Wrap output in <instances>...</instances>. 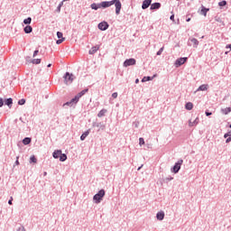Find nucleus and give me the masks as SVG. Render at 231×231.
<instances>
[{
	"label": "nucleus",
	"mask_w": 231,
	"mask_h": 231,
	"mask_svg": "<svg viewBox=\"0 0 231 231\" xmlns=\"http://www.w3.org/2000/svg\"><path fill=\"white\" fill-rule=\"evenodd\" d=\"M62 35H63L62 32H57V37L60 40H58L56 42V44H62V42H64V41H66V38L62 37Z\"/></svg>",
	"instance_id": "1a4fd4ad"
},
{
	"label": "nucleus",
	"mask_w": 231,
	"mask_h": 231,
	"mask_svg": "<svg viewBox=\"0 0 231 231\" xmlns=\"http://www.w3.org/2000/svg\"><path fill=\"white\" fill-rule=\"evenodd\" d=\"M151 3H152V0H144L142 5L143 10H146L148 6H151Z\"/></svg>",
	"instance_id": "9d476101"
},
{
	"label": "nucleus",
	"mask_w": 231,
	"mask_h": 231,
	"mask_svg": "<svg viewBox=\"0 0 231 231\" xmlns=\"http://www.w3.org/2000/svg\"><path fill=\"white\" fill-rule=\"evenodd\" d=\"M106 196V190L101 189L98 191V193H97L93 199L95 201V203H100V201H102V199Z\"/></svg>",
	"instance_id": "7ed1b4c3"
},
{
	"label": "nucleus",
	"mask_w": 231,
	"mask_h": 231,
	"mask_svg": "<svg viewBox=\"0 0 231 231\" xmlns=\"http://www.w3.org/2000/svg\"><path fill=\"white\" fill-rule=\"evenodd\" d=\"M139 144L140 145H144L145 144V141L143 140V138H139Z\"/></svg>",
	"instance_id": "473e14b6"
},
{
	"label": "nucleus",
	"mask_w": 231,
	"mask_h": 231,
	"mask_svg": "<svg viewBox=\"0 0 231 231\" xmlns=\"http://www.w3.org/2000/svg\"><path fill=\"white\" fill-rule=\"evenodd\" d=\"M134 64H136V60L132 58L125 60L124 67L127 68L129 66H134Z\"/></svg>",
	"instance_id": "423d86ee"
},
{
	"label": "nucleus",
	"mask_w": 231,
	"mask_h": 231,
	"mask_svg": "<svg viewBox=\"0 0 231 231\" xmlns=\"http://www.w3.org/2000/svg\"><path fill=\"white\" fill-rule=\"evenodd\" d=\"M12 104H14V100L12 98H8L5 100V106H8V107H11Z\"/></svg>",
	"instance_id": "4be33fe9"
},
{
	"label": "nucleus",
	"mask_w": 231,
	"mask_h": 231,
	"mask_svg": "<svg viewBox=\"0 0 231 231\" xmlns=\"http://www.w3.org/2000/svg\"><path fill=\"white\" fill-rule=\"evenodd\" d=\"M223 115H228V113L231 112V108L230 107H226V108H223L221 109Z\"/></svg>",
	"instance_id": "5701e85b"
},
{
	"label": "nucleus",
	"mask_w": 231,
	"mask_h": 231,
	"mask_svg": "<svg viewBox=\"0 0 231 231\" xmlns=\"http://www.w3.org/2000/svg\"><path fill=\"white\" fill-rule=\"evenodd\" d=\"M171 21H173L174 22V14H171V17H170Z\"/></svg>",
	"instance_id": "a19ab883"
},
{
	"label": "nucleus",
	"mask_w": 231,
	"mask_h": 231,
	"mask_svg": "<svg viewBox=\"0 0 231 231\" xmlns=\"http://www.w3.org/2000/svg\"><path fill=\"white\" fill-rule=\"evenodd\" d=\"M187 62V58H180L175 61V66L180 68V66H183L184 63Z\"/></svg>",
	"instance_id": "6e6552de"
},
{
	"label": "nucleus",
	"mask_w": 231,
	"mask_h": 231,
	"mask_svg": "<svg viewBox=\"0 0 231 231\" xmlns=\"http://www.w3.org/2000/svg\"><path fill=\"white\" fill-rule=\"evenodd\" d=\"M23 23L24 24H31L32 23V18L28 17V18L24 19Z\"/></svg>",
	"instance_id": "cd10ccee"
},
{
	"label": "nucleus",
	"mask_w": 231,
	"mask_h": 231,
	"mask_svg": "<svg viewBox=\"0 0 231 231\" xmlns=\"http://www.w3.org/2000/svg\"><path fill=\"white\" fill-rule=\"evenodd\" d=\"M63 5H64V1L61 2V3L59 5V6H60V7H62Z\"/></svg>",
	"instance_id": "49530a36"
},
{
	"label": "nucleus",
	"mask_w": 231,
	"mask_h": 231,
	"mask_svg": "<svg viewBox=\"0 0 231 231\" xmlns=\"http://www.w3.org/2000/svg\"><path fill=\"white\" fill-rule=\"evenodd\" d=\"M189 41L192 42L193 48H198L199 42L196 38H192Z\"/></svg>",
	"instance_id": "ddd939ff"
},
{
	"label": "nucleus",
	"mask_w": 231,
	"mask_h": 231,
	"mask_svg": "<svg viewBox=\"0 0 231 231\" xmlns=\"http://www.w3.org/2000/svg\"><path fill=\"white\" fill-rule=\"evenodd\" d=\"M18 104H19V106H24V104H26V100L25 99H20L18 101Z\"/></svg>",
	"instance_id": "7c9ffc66"
},
{
	"label": "nucleus",
	"mask_w": 231,
	"mask_h": 231,
	"mask_svg": "<svg viewBox=\"0 0 231 231\" xmlns=\"http://www.w3.org/2000/svg\"><path fill=\"white\" fill-rule=\"evenodd\" d=\"M115 5L116 6V15H120V10H122V3L120 0H112L108 2H102L100 4L101 8H109V6H113Z\"/></svg>",
	"instance_id": "f257e3e1"
},
{
	"label": "nucleus",
	"mask_w": 231,
	"mask_h": 231,
	"mask_svg": "<svg viewBox=\"0 0 231 231\" xmlns=\"http://www.w3.org/2000/svg\"><path fill=\"white\" fill-rule=\"evenodd\" d=\"M61 154H62V151L58 150V151H54L52 156L53 158L57 159V158H60Z\"/></svg>",
	"instance_id": "4468645a"
},
{
	"label": "nucleus",
	"mask_w": 231,
	"mask_h": 231,
	"mask_svg": "<svg viewBox=\"0 0 231 231\" xmlns=\"http://www.w3.org/2000/svg\"><path fill=\"white\" fill-rule=\"evenodd\" d=\"M39 55V51H34L32 57H37Z\"/></svg>",
	"instance_id": "4c0bfd02"
},
{
	"label": "nucleus",
	"mask_w": 231,
	"mask_h": 231,
	"mask_svg": "<svg viewBox=\"0 0 231 231\" xmlns=\"http://www.w3.org/2000/svg\"><path fill=\"white\" fill-rule=\"evenodd\" d=\"M149 80H152L151 77H144L143 79H142V82H147Z\"/></svg>",
	"instance_id": "2f4dec72"
},
{
	"label": "nucleus",
	"mask_w": 231,
	"mask_h": 231,
	"mask_svg": "<svg viewBox=\"0 0 231 231\" xmlns=\"http://www.w3.org/2000/svg\"><path fill=\"white\" fill-rule=\"evenodd\" d=\"M198 124H199V118H196L195 121L192 123L189 121V125L192 126V125H198Z\"/></svg>",
	"instance_id": "a878e982"
},
{
	"label": "nucleus",
	"mask_w": 231,
	"mask_h": 231,
	"mask_svg": "<svg viewBox=\"0 0 231 231\" xmlns=\"http://www.w3.org/2000/svg\"><path fill=\"white\" fill-rule=\"evenodd\" d=\"M60 5L58 6V12H60Z\"/></svg>",
	"instance_id": "de8ad7c7"
},
{
	"label": "nucleus",
	"mask_w": 231,
	"mask_h": 231,
	"mask_svg": "<svg viewBox=\"0 0 231 231\" xmlns=\"http://www.w3.org/2000/svg\"><path fill=\"white\" fill-rule=\"evenodd\" d=\"M30 163H37V158H35V155L31 156Z\"/></svg>",
	"instance_id": "bb28decb"
},
{
	"label": "nucleus",
	"mask_w": 231,
	"mask_h": 231,
	"mask_svg": "<svg viewBox=\"0 0 231 231\" xmlns=\"http://www.w3.org/2000/svg\"><path fill=\"white\" fill-rule=\"evenodd\" d=\"M186 21L187 23H190V18H188Z\"/></svg>",
	"instance_id": "8fccbe9b"
},
{
	"label": "nucleus",
	"mask_w": 231,
	"mask_h": 231,
	"mask_svg": "<svg viewBox=\"0 0 231 231\" xmlns=\"http://www.w3.org/2000/svg\"><path fill=\"white\" fill-rule=\"evenodd\" d=\"M208 10H209V9H207V8L203 7V8L201 9V14H203V15H204L205 17H207V12H208Z\"/></svg>",
	"instance_id": "c85d7f7f"
},
{
	"label": "nucleus",
	"mask_w": 231,
	"mask_h": 231,
	"mask_svg": "<svg viewBox=\"0 0 231 231\" xmlns=\"http://www.w3.org/2000/svg\"><path fill=\"white\" fill-rule=\"evenodd\" d=\"M113 98H117L118 97V93L115 92L112 94Z\"/></svg>",
	"instance_id": "e433bc0d"
},
{
	"label": "nucleus",
	"mask_w": 231,
	"mask_h": 231,
	"mask_svg": "<svg viewBox=\"0 0 231 231\" xmlns=\"http://www.w3.org/2000/svg\"><path fill=\"white\" fill-rule=\"evenodd\" d=\"M23 145H29V143H32V138H30V137H25V138L23 140Z\"/></svg>",
	"instance_id": "f3484780"
},
{
	"label": "nucleus",
	"mask_w": 231,
	"mask_h": 231,
	"mask_svg": "<svg viewBox=\"0 0 231 231\" xmlns=\"http://www.w3.org/2000/svg\"><path fill=\"white\" fill-rule=\"evenodd\" d=\"M231 142V137H228L226 141V143H230Z\"/></svg>",
	"instance_id": "79ce46f5"
},
{
	"label": "nucleus",
	"mask_w": 231,
	"mask_h": 231,
	"mask_svg": "<svg viewBox=\"0 0 231 231\" xmlns=\"http://www.w3.org/2000/svg\"><path fill=\"white\" fill-rule=\"evenodd\" d=\"M66 160H68V156L64 153H61L60 155V162H66Z\"/></svg>",
	"instance_id": "b1692460"
},
{
	"label": "nucleus",
	"mask_w": 231,
	"mask_h": 231,
	"mask_svg": "<svg viewBox=\"0 0 231 231\" xmlns=\"http://www.w3.org/2000/svg\"><path fill=\"white\" fill-rule=\"evenodd\" d=\"M156 217L157 219H159V221H163V218L165 217V213H163V211L158 212Z\"/></svg>",
	"instance_id": "f8f14e48"
},
{
	"label": "nucleus",
	"mask_w": 231,
	"mask_h": 231,
	"mask_svg": "<svg viewBox=\"0 0 231 231\" xmlns=\"http://www.w3.org/2000/svg\"><path fill=\"white\" fill-rule=\"evenodd\" d=\"M194 107V105L191 103V102H188L186 105H185V108L188 110V111H192Z\"/></svg>",
	"instance_id": "dca6fc26"
},
{
	"label": "nucleus",
	"mask_w": 231,
	"mask_h": 231,
	"mask_svg": "<svg viewBox=\"0 0 231 231\" xmlns=\"http://www.w3.org/2000/svg\"><path fill=\"white\" fill-rule=\"evenodd\" d=\"M106 113H107V109H102L98 114V118H102V116H106Z\"/></svg>",
	"instance_id": "a211bd4d"
},
{
	"label": "nucleus",
	"mask_w": 231,
	"mask_h": 231,
	"mask_svg": "<svg viewBox=\"0 0 231 231\" xmlns=\"http://www.w3.org/2000/svg\"><path fill=\"white\" fill-rule=\"evenodd\" d=\"M32 30H33V29H32V26H30V25H27V26L23 29V31H24L25 33H32Z\"/></svg>",
	"instance_id": "6ab92c4d"
},
{
	"label": "nucleus",
	"mask_w": 231,
	"mask_h": 231,
	"mask_svg": "<svg viewBox=\"0 0 231 231\" xmlns=\"http://www.w3.org/2000/svg\"><path fill=\"white\" fill-rule=\"evenodd\" d=\"M162 6V4L160 3H154L151 5V10H158Z\"/></svg>",
	"instance_id": "2eb2a0df"
},
{
	"label": "nucleus",
	"mask_w": 231,
	"mask_h": 231,
	"mask_svg": "<svg viewBox=\"0 0 231 231\" xmlns=\"http://www.w3.org/2000/svg\"><path fill=\"white\" fill-rule=\"evenodd\" d=\"M162 53H163V47L159 50L157 55H162Z\"/></svg>",
	"instance_id": "f704fd0d"
},
{
	"label": "nucleus",
	"mask_w": 231,
	"mask_h": 231,
	"mask_svg": "<svg viewBox=\"0 0 231 231\" xmlns=\"http://www.w3.org/2000/svg\"><path fill=\"white\" fill-rule=\"evenodd\" d=\"M86 93H88V89L82 90L77 96H75V97L72 98L69 102L65 103L64 106H71L72 104H77V102H79V100H80V98L84 97Z\"/></svg>",
	"instance_id": "f03ea898"
},
{
	"label": "nucleus",
	"mask_w": 231,
	"mask_h": 231,
	"mask_svg": "<svg viewBox=\"0 0 231 231\" xmlns=\"http://www.w3.org/2000/svg\"><path fill=\"white\" fill-rule=\"evenodd\" d=\"M32 64H41V59H34L32 60Z\"/></svg>",
	"instance_id": "c756f323"
},
{
	"label": "nucleus",
	"mask_w": 231,
	"mask_h": 231,
	"mask_svg": "<svg viewBox=\"0 0 231 231\" xmlns=\"http://www.w3.org/2000/svg\"><path fill=\"white\" fill-rule=\"evenodd\" d=\"M218 5L220 6H226V1L223 0V1L219 2Z\"/></svg>",
	"instance_id": "72a5a7b5"
},
{
	"label": "nucleus",
	"mask_w": 231,
	"mask_h": 231,
	"mask_svg": "<svg viewBox=\"0 0 231 231\" xmlns=\"http://www.w3.org/2000/svg\"><path fill=\"white\" fill-rule=\"evenodd\" d=\"M12 201H14V198L11 197L10 200L8 201L9 205H12Z\"/></svg>",
	"instance_id": "ea45409f"
},
{
	"label": "nucleus",
	"mask_w": 231,
	"mask_h": 231,
	"mask_svg": "<svg viewBox=\"0 0 231 231\" xmlns=\"http://www.w3.org/2000/svg\"><path fill=\"white\" fill-rule=\"evenodd\" d=\"M208 89V85H201L199 88L198 91H207Z\"/></svg>",
	"instance_id": "aec40b11"
},
{
	"label": "nucleus",
	"mask_w": 231,
	"mask_h": 231,
	"mask_svg": "<svg viewBox=\"0 0 231 231\" xmlns=\"http://www.w3.org/2000/svg\"><path fill=\"white\" fill-rule=\"evenodd\" d=\"M90 7L92 8V10H98V8H102V6H100V4L99 5L92 4Z\"/></svg>",
	"instance_id": "393cba45"
},
{
	"label": "nucleus",
	"mask_w": 231,
	"mask_h": 231,
	"mask_svg": "<svg viewBox=\"0 0 231 231\" xmlns=\"http://www.w3.org/2000/svg\"><path fill=\"white\" fill-rule=\"evenodd\" d=\"M210 115H212V113H210V112H206V116H210Z\"/></svg>",
	"instance_id": "37998d69"
},
{
	"label": "nucleus",
	"mask_w": 231,
	"mask_h": 231,
	"mask_svg": "<svg viewBox=\"0 0 231 231\" xmlns=\"http://www.w3.org/2000/svg\"><path fill=\"white\" fill-rule=\"evenodd\" d=\"M17 231H25L24 227H20Z\"/></svg>",
	"instance_id": "a18cd8bd"
},
{
	"label": "nucleus",
	"mask_w": 231,
	"mask_h": 231,
	"mask_svg": "<svg viewBox=\"0 0 231 231\" xmlns=\"http://www.w3.org/2000/svg\"><path fill=\"white\" fill-rule=\"evenodd\" d=\"M88 135H89V130L85 132L83 134H81L80 140L82 141L86 140V138H88Z\"/></svg>",
	"instance_id": "412c9836"
},
{
	"label": "nucleus",
	"mask_w": 231,
	"mask_h": 231,
	"mask_svg": "<svg viewBox=\"0 0 231 231\" xmlns=\"http://www.w3.org/2000/svg\"><path fill=\"white\" fill-rule=\"evenodd\" d=\"M138 82H140V80H139V79H136V80H135V84H138Z\"/></svg>",
	"instance_id": "3c124183"
},
{
	"label": "nucleus",
	"mask_w": 231,
	"mask_h": 231,
	"mask_svg": "<svg viewBox=\"0 0 231 231\" xmlns=\"http://www.w3.org/2000/svg\"><path fill=\"white\" fill-rule=\"evenodd\" d=\"M73 74H69V72H66L64 76L65 84H71L73 82Z\"/></svg>",
	"instance_id": "39448f33"
},
{
	"label": "nucleus",
	"mask_w": 231,
	"mask_h": 231,
	"mask_svg": "<svg viewBox=\"0 0 231 231\" xmlns=\"http://www.w3.org/2000/svg\"><path fill=\"white\" fill-rule=\"evenodd\" d=\"M47 68H51V63L48 64Z\"/></svg>",
	"instance_id": "09e8293b"
},
{
	"label": "nucleus",
	"mask_w": 231,
	"mask_h": 231,
	"mask_svg": "<svg viewBox=\"0 0 231 231\" xmlns=\"http://www.w3.org/2000/svg\"><path fill=\"white\" fill-rule=\"evenodd\" d=\"M98 50H100V46L96 45V46L91 48V50L89 51V54L93 55V54L97 53V51H98Z\"/></svg>",
	"instance_id": "9b49d317"
},
{
	"label": "nucleus",
	"mask_w": 231,
	"mask_h": 231,
	"mask_svg": "<svg viewBox=\"0 0 231 231\" xmlns=\"http://www.w3.org/2000/svg\"><path fill=\"white\" fill-rule=\"evenodd\" d=\"M15 165H19V157H16Z\"/></svg>",
	"instance_id": "58836bf2"
},
{
	"label": "nucleus",
	"mask_w": 231,
	"mask_h": 231,
	"mask_svg": "<svg viewBox=\"0 0 231 231\" xmlns=\"http://www.w3.org/2000/svg\"><path fill=\"white\" fill-rule=\"evenodd\" d=\"M97 28L101 30V32H106V30L109 28V23H107L106 22H101L100 23H98Z\"/></svg>",
	"instance_id": "0eeeda50"
},
{
	"label": "nucleus",
	"mask_w": 231,
	"mask_h": 231,
	"mask_svg": "<svg viewBox=\"0 0 231 231\" xmlns=\"http://www.w3.org/2000/svg\"><path fill=\"white\" fill-rule=\"evenodd\" d=\"M230 136V134H225L224 138H228Z\"/></svg>",
	"instance_id": "c03bdc74"
},
{
	"label": "nucleus",
	"mask_w": 231,
	"mask_h": 231,
	"mask_svg": "<svg viewBox=\"0 0 231 231\" xmlns=\"http://www.w3.org/2000/svg\"><path fill=\"white\" fill-rule=\"evenodd\" d=\"M4 105L5 101L3 100V98L0 97V107H3Z\"/></svg>",
	"instance_id": "c9c22d12"
},
{
	"label": "nucleus",
	"mask_w": 231,
	"mask_h": 231,
	"mask_svg": "<svg viewBox=\"0 0 231 231\" xmlns=\"http://www.w3.org/2000/svg\"><path fill=\"white\" fill-rule=\"evenodd\" d=\"M181 165H183V160L178 161V162L175 163V165L172 168L173 169L172 172H174V174H177V172H180V169H181Z\"/></svg>",
	"instance_id": "20e7f679"
}]
</instances>
